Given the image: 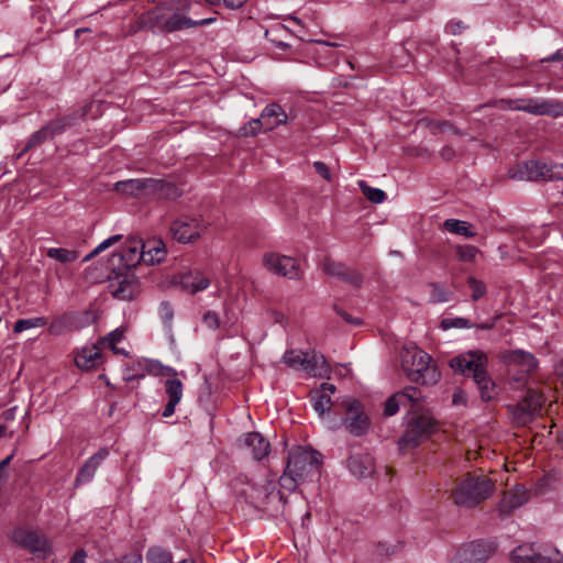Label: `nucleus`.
<instances>
[{
  "mask_svg": "<svg viewBox=\"0 0 563 563\" xmlns=\"http://www.w3.org/2000/svg\"><path fill=\"white\" fill-rule=\"evenodd\" d=\"M321 454L306 446L292 448L287 457L286 468L279 477V486L287 493H292L301 483L312 481L320 473Z\"/></svg>",
  "mask_w": 563,
  "mask_h": 563,
  "instance_id": "f257e3e1",
  "label": "nucleus"
},
{
  "mask_svg": "<svg viewBox=\"0 0 563 563\" xmlns=\"http://www.w3.org/2000/svg\"><path fill=\"white\" fill-rule=\"evenodd\" d=\"M190 3L186 0L178 1L177 7H168L153 11L148 16L151 29L155 32L173 33L176 31L209 25L214 22V18L202 20H192L187 16Z\"/></svg>",
  "mask_w": 563,
  "mask_h": 563,
  "instance_id": "f03ea898",
  "label": "nucleus"
},
{
  "mask_svg": "<svg viewBox=\"0 0 563 563\" xmlns=\"http://www.w3.org/2000/svg\"><path fill=\"white\" fill-rule=\"evenodd\" d=\"M280 363L287 368L313 378L331 379V367L325 356L314 349H286Z\"/></svg>",
  "mask_w": 563,
  "mask_h": 563,
  "instance_id": "7ed1b4c3",
  "label": "nucleus"
},
{
  "mask_svg": "<svg viewBox=\"0 0 563 563\" xmlns=\"http://www.w3.org/2000/svg\"><path fill=\"white\" fill-rule=\"evenodd\" d=\"M494 487V482L485 474L467 473L456 479L451 497L457 506L471 508L487 499L493 494Z\"/></svg>",
  "mask_w": 563,
  "mask_h": 563,
  "instance_id": "20e7f679",
  "label": "nucleus"
},
{
  "mask_svg": "<svg viewBox=\"0 0 563 563\" xmlns=\"http://www.w3.org/2000/svg\"><path fill=\"white\" fill-rule=\"evenodd\" d=\"M401 366L408 378L420 385H435L440 380V372L428 353L413 343H408L401 351Z\"/></svg>",
  "mask_w": 563,
  "mask_h": 563,
  "instance_id": "39448f33",
  "label": "nucleus"
},
{
  "mask_svg": "<svg viewBox=\"0 0 563 563\" xmlns=\"http://www.w3.org/2000/svg\"><path fill=\"white\" fill-rule=\"evenodd\" d=\"M435 421L430 412L420 406L411 412L405 433L399 440L401 450L418 446L435 431Z\"/></svg>",
  "mask_w": 563,
  "mask_h": 563,
  "instance_id": "423d86ee",
  "label": "nucleus"
},
{
  "mask_svg": "<svg viewBox=\"0 0 563 563\" xmlns=\"http://www.w3.org/2000/svg\"><path fill=\"white\" fill-rule=\"evenodd\" d=\"M510 177L529 181H563V164H548L542 161H529L510 170Z\"/></svg>",
  "mask_w": 563,
  "mask_h": 563,
  "instance_id": "0eeeda50",
  "label": "nucleus"
},
{
  "mask_svg": "<svg viewBox=\"0 0 563 563\" xmlns=\"http://www.w3.org/2000/svg\"><path fill=\"white\" fill-rule=\"evenodd\" d=\"M449 364L454 372L473 377L478 385L486 382L487 356L479 350L467 351L454 356Z\"/></svg>",
  "mask_w": 563,
  "mask_h": 563,
  "instance_id": "6e6552de",
  "label": "nucleus"
},
{
  "mask_svg": "<svg viewBox=\"0 0 563 563\" xmlns=\"http://www.w3.org/2000/svg\"><path fill=\"white\" fill-rule=\"evenodd\" d=\"M509 108L536 115L563 117V101L558 99H521L509 101Z\"/></svg>",
  "mask_w": 563,
  "mask_h": 563,
  "instance_id": "1a4fd4ad",
  "label": "nucleus"
},
{
  "mask_svg": "<svg viewBox=\"0 0 563 563\" xmlns=\"http://www.w3.org/2000/svg\"><path fill=\"white\" fill-rule=\"evenodd\" d=\"M284 489L276 492V485L273 479H267L263 484H250L242 494L256 507H263L274 501L284 504Z\"/></svg>",
  "mask_w": 563,
  "mask_h": 563,
  "instance_id": "9d476101",
  "label": "nucleus"
},
{
  "mask_svg": "<svg viewBox=\"0 0 563 563\" xmlns=\"http://www.w3.org/2000/svg\"><path fill=\"white\" fill-rule=\"evenodd\" d=\"M341 408L345 412L344 422L350 433L364 434L369 428V420L361 402L352 398L341 399Z\"/></svg>",
  "mask_w": 563,
  "mask_h": 563,
  "instance_id": "9b49d317",
  "label": "nucleus"
},
{
  "mask_svg": "<svg viewBox=\"0 0 563 563\" xmlns=\"http://www.w3.org/2000/svg\"><path fill=\"white\" fill-rule=\"evenodd\" d=\"M172 284L186 294L196 295L210 286L211 278L206 272L194 268L174 275Z\"/></svg>",
  "mask_w": 563,
  "mask_h": 563,
  "instance_id": "f8f14e48",
  "label": "nucleus"
},
{
  "mask_svg": "<svg viewBox=\"0 0 563 563\" xmlns=\"http://www.w3.org/2000/svg\"><path fill=\"white\" fill-rule=\"evenodd\" d=\"M12 540L18 545L27 549L37 558L45 559L51 554V544L48 540L34 530L24 528L15 529L12 533Z\"/></svg>",
  "mask_w": 563,
  "mask_h": 563,
  "instance_id": "ddd939ff",
  "label": "nucleus"
},
{
  "mask_svg": "<svg viewBox=\"0 0 563 563\" xmlns=\"http://www.w3.org/2000/svg\"><path fill=\"white\" fill-rule=\"evenodd\" d=\"M263 266L268 272L289 279L298 278L300 275L299 264L296 258L274 252L264 254Z\"/></svg>",
  "mask_w": 563,
  "mask_h": 563,
  "instance_id": "4468645a",
  "label": "nucleus"
},
{
  "mask_svg": "<svg viewBox=\"0 0 563 563\" xmlns=\"http://www.w3.org/2000/svg\"><path fill=\"white\" fill-rule=\"evenodd\" d=\"M136 366L139 368L137 372L132 375L128 374L126 379L130 380L137 376L142 377L145 373H148L151 375L165 378V387L174 388L183 386L181 380L177 377L178 374L173 368L164 366L158 361L142 360L137 361Z\"/></svg>",
  "mask_w": 563,
  "mask_h": 563,
  "instance_id": "2eb2a0df",
  "label": "nucleus"
},
{
  "mask_svg": "<svg viewBox=\"0 0 563 563\" xmlns=\"http://www.w3.org/2000/svg\"><path fill=\"white\" fill-rule=\"evenodd\" d=\"M544 404L540 389H528L526 397L512 409V416L518 424H527L539 412Z\"/></svg>",
  "mask_w": 563,
  "mask_h": 563,
  "instance_id": "dca6fc26",
  "label": "nucleus"
},
{
  "mask_svg": "<svg viewBox=\"0 0 563 563\" xmlns=\"http://www.w3.org/2000/svg\"><path fill=\"white\" fill-rule=\"evenodd\" d=\"M162 187L163 183L153 178L126 179L114 184L115 191L132 197L148 196Z\"/></svg>",
  "mask_w": 563,
  "mask_h": 563,
  "instance_id": "f3484780",
  "label": "nucleus"
},
{
  "mask_svg": "<svg viewBox=\"0 0 563 563\" xmlns=\"http://www.w3.org/2000/svg\"><path fill=\"white\" fill-rule=\"evenodd\" d=\"M500 360L507 365L509 373L519 371L530 374L538 366L534 355L522 350L505 351L500 353Z\"/></svg>",
  "mask_w": 563,
  "mask_h": 563,
  "instance_id": "a211bd4d",
  "label": "nucleus"
},
{
  "mask_svg": "<svg viewBox=\"0 0 563 563\" xmlns=\"http://www.w3.org/2000/svg\"><path fill=\"white\" fill-rule=\"evenodd\" d=\"M109 287L112 296L120 300H131L140 290L139 283L131 272L117 274L110 279Z\"/></svg>",
  "mask_w": 563,
  "mask_h": 563,
  "instance_id": "6ab92c4d",
  "label": "nucleus"
},
{
  "mask_svg": "<svg viewBox=\"0 0 563 563\" xmlns=\"http://www.w3.org/2000/svg\"><path fill=\"white\" fill-rule=\"evenodd\" d=\"M420 389H408V391L399 390L390 396L384 407L386 417L394 416L400 407L410 406V413L419 407Z\"/></svg>",
  "mask_w": 563,
  "mask_h": 563,
  "instance_id": "aec40b11",
  "label": "nucleus"
},
{
  "mask_svg": "<svg viewBox=\"0 0 563 563\" xmlns=\"http://www.w3.org/2000/svg\"><path fill=\"white\" fill-rule=\"evenodd\" d=\"M492 549L486 542H471L457 552L452 563H485Z\"/></svg>",
  "mask_w": 563,
  "mask_h": 563,
  "instance_id": "412c9836",
  "label": "nucleus"
},
{
  "mask_svg": "<svg viewBox=\"0 0 563 563\" xmlns=\"http://www.w3.org/2000/svg\"><path fill=\"white\" fill-rule=\"evenodd\" d=\"M170 232L177 241L189 243L200 236L201 227L195 218H181L173 222Z\"/></svg>",
  "mask_w": 563,
  "mask_h": 563,
  "instance_id": "4be33fe9",
  "label": "nucleus"
},
{
  "mask_svg": "<svg viewBox=\"0 0 563 563\" xmlns=\"http://www.w3.org/2000/svg\"><path fill=\"white\" fill-rule=\"evenodd\" d=\"M336 389H311L310 401L319 416L330 412L333 408H341V400L335 397Z\"/></svg>",
  "mask_w": 563,
  "mask_h": 563,
  "instance_id": "5701e85b",
  "label": "nucleus"
},
{
  "mask_svg": "<svg viewBox=\"0 0 563 563\" xmlns=\"http://www.w3.org/2000/svg\"><path fill=\"white\" fill-rule=\"evenodd\" d=\"M240 446L247 450L254 460L261 461L271 451V444L260 432H249L240 438Z\"/></svg>",
  "mask_w": 563,
  "mask_h": 563,
  "instance_id": "b1692460",
  "label": "nucleus"
},
{
  "mask_svg": "<svg viewBox=\"0 0 563 563\" xmlns=\"http://www.w3.org/2000/svg\"><path fill=\"white\" fill-rule=\"evenodd\" d=\"M102 363L101 346L99 343H87L75 354V364L78 368L90 371Z\"/></svg>",
  "mask_w": 563,
  "mask_h": 563,
  "instance_id": "393cba45",
  "label": "nucleus"
},
{
  "mask_svg": "<svg viewBox=\"0 0 563 563\" xmlns=\"http://www.w3.org/2000/svg\"><path fill=\"white\" fill-rule=\"evenodd\" d=\"M512 563H561L559 552L555 558H551L536 552L532 545L523 544L516 548L511 553Z\"/></svg>",
  "mask_w": 563,
  "mask_h": 563,
  "instance_id": "a878e982",
  "label": "nucleus"
},
{
  "mask_svg": "<svg viewBox=\"0 0 563 563\" xmlns=\"http://www.w3.org/2000/svg\"><path fill=\"white\" fill-rule=\"evenodd\" d=\"M108 455H109V450L107 448H102L98 452H96L92 456H90L84 463L81 468L79 470V472L76 476V479H75V484L81 485V484L89 483L93 478L98 467L108 457Z\"/></svg>",
  "mask_w": 563,
  "mask_h": 563,
  "instance_id": "bb28decb",
  "label": "nucleus"
},
{
  "mask_svg": "<svg viewBox=\"0 0 563 563\" xmlns=\"http://www.w3.org/2000/svg\"><path fill=\"white\" fill-rule=\"evenodd\" d=\"M143 243L141 241L132 240L128 241L121 249V251L115 254L120 258V263L124 268H132L136 266L139 263H144L143 256Z\"/></svg>",
  "mask_w": 563,
  "mask_h": 563,
  "instance_id": "cd10ccee",
  "label": "nucleus"
},
{
  "mask_svg": "<svg viewBox=\"0 0 563 563\" xmlns=\"http://www.w3.org/2000/svg\"><path fill=\"white\" fill-rule=\"evenodd\" d=\"M322 267L328 275L339 277L355 287L360 286L362 283V276L356 271L350 269L341 263L325 260Z\"/></svg>",
  "mask_w": 563,
  "mask_h": 563,
  "instance_id": "c85d7f7f",
  "label": "nucleus"
},
{
  "mask_svg": "<svg viewBox=\"0 0 563 563\" xmlns=\"http://www.w3.org/2000/svg\"><path fill=\"white\" fill-rule=\"evenodd\" d=\"M261 119L264 121V129L272 131L279 125L286 124L288 115L285 110L278 103L267 104L261 113Z\"/></svg>",
  "mask_w": 563,
  "mask_h": 563,
  "instance_id": "c756f323",
  "label": "nucleus"
},
{
  "mask_svg": "<svg viewBox=\"0 0 563 563\" xmlns=\"http://www.w3.org/2000/svg\"><path fill=\"white\" fill-rule=\"evenodd\" d=\"M528 499L529 494L527 489L523 486H516L504 494L499 509L503 514H510L516 508L526 504Z\"/></svg>",
  "mask_w": 563,
  "mask_h": 563,
  "instance_id": "7c9ffc66",
  "label": "nucleus"
},
{
  "mask_svg": "<svg viewBox=\"0 0 563 563\" xmlns=\"http://www.w3.org/2000/svg\"><path fill=\"white\" fill-rule=\"evenodd\" d=\"M351 473L360 478H365L374 473V460L369 454H354L347 461Z\"/></svg>",
  "mask_w": 563,
  "mask_h": 563,
  "instance_id": "2f4dec72",
  "label": "nucleus"
},
{
  "mask_svg": "<svg viewBox=\"0 0 563 563\" xmlns=\"http://www.w3.org/2000/svg\"><path fill=\"white\" fill-rule=\"evenodd\" d=\"M142 249L146 265L158 264L165 258L166 251L162 241H150L143 244Z\"/></svg>",
  "mask_w": 563,
  "mask_h": 563,
  "instance_id": "473e14b6",
  "label": "nucleus"
},
{
  "mask_svg": "<svg viewBox=\"0 0 563 563\" xmlns=\"http://www.w3.org/2000/svg\"><path fill=\"white\" fill-rule=\"evenodd\" d=\"M125 329L117 328L98 342L100 346L110 349L114 354L128 356V351L118 346L124 339Z\"/></svg>",
  "mask_w": 563,
  "mask_h": 563,
  "instance_id": "72a5a7b5",
  "label": "nucleus"
},
{
  "mask_svg": "<svg viewBox=\"0 0 563 563\" xmlns=\"http://www.w3.org/2000/svg\"><path fill=\"white\" fill-rule=\"evenodd\" d=\"M443 228L450 233L462 235L464 238H473L476 232L473 230L472 224L466 221L457 219H448L443 223Z\"/></svg>",
  "mask_w": 563,
  "mask_h": 563,
  "instance_id": "f704fd0d",
  "label": "nucleus"
},
{
  "mask_svg": "<svg viewBox=\"0 0 563 563\" xmlns=\"http://www.w3.org/2000/svg\"><path fill=\"white\" fill-rule=\"evenodd\" d=\"M46 255L63 264L71 263L78 258L76 251L63 247H51L47 250Z\"/></svg>",
  "mask_w": 563,
  "mask_h": 563,
  "instance_id": "c9c22d12",
  "label": "nucleus"
},
{
  "mask_svg": "<svg viewBox=\"0 0 563 563\" xmlns=\"http://www.w3.org/2000/svg\"><path fill=\"white\" fill-rule=\"evenodd\" d=\"M146 563H173L170 552L159 548H150L145 555Z\"/></svg>",
  "mask_w": 563,
  "mask_h": 563,
  "instance_id": "e433bc0d",
  "label": "nucleus"
},
{
  "mask_svg": "<svg viewBox=\"0 0 563 563\" xmlns=\"http://www.w3.org/2000/svg\"><path fill=\"white\" fill-rule=\"evenodd\" d=\"M46 323H47V320L44 317L31 318V319H19L14 323L13 331L15 333H20V332H23V331L32 329V328L44 327Z\"/></svg>",
  "mask_w": 563,
  "mask_h": 563,
  "instance_id": "4c0bfd02",
  "label": "nucleus"
},
{
  "mask_svg": "<svg viewBox=\"0 0 563 563\" xmlns=\"http://www.w3.org/2000/svg\"><path fill=\"white\" fill-rule=\"evenodd\" d=\"M168 402L163 411V417L168 418L175 412L176 405L180 401L181 389H167Z\"/></svg>",
  "mask_w": 563,
  "mask_h": 563,
  "instance_id": "58836bf2",
  "label": "nucleus"
},
{
  "mask_svg": "<svg viewBox=\"0 0 563 563\" xmlns=\"http://www.w3.org/2000/svg\"><path fill=\"white\" fill-rule=\"evenodd\" d=\"M168 402L163 411V417L168 418L175 412L176 405L180 401L181 389H167Z\"/></svg>",
  "mask_w": 563,
  "mask_h": 563,
  "instance_id": "ea45409f",
  "label": "nucleus"
},
{
  "mask_svg": "<svg viewBox=\"0 0 563 563\" xmlns=\"http://www.w3.org/2000/svg\"><path fill=\"white\" fill-rule=\"evenodd\" d=\"M360 186L362 188V192L369 201L380 203L385 200L386 194L382 189L369 187L365 185L364 181H361Z\"/></svg>",
  "mask_w": 563,
  "mask_h": 563,
  "instance_id": "a19ab883",
  "label": "nucleus"
},
{
  "mask_svg": "<svg viewBox=\"0 0 563 563\" xmlns=\"http://www.w3.org/2000/svg\"><path fill=\"white\" fill-rule=\"evenodd\" d=\"M455 252L462 262H474L479 253L478 249L473 245H459L455 247Z\"/></svg>",
  "mask_w": 563,
  "mask_h": 563,
  "instance_id": "79ce46f5",
  "label": "nucleus"
},
{
  "mask_svg": "<svg viewBox=\"0 0 563 563\" xmlns=\"http://www.w3.org/2000/svg\"><path fill=\"white\" fill-rule=\"evenodd\" d=\"M467 285L472 290V299L478 300L486 294V286L482 280L476 279L475 277L470 276L467 278Z\"/></svg>",
  "mask_w": 563,
  "mask_h": 563,
  "instance_id": "37998d69",
  "label": "nucleus"
},
{
  "mask_svg": "<svg viewBox=\"0 0 563 563\" xmlns=\"http://www.w3.org/2000/svg\"><path fill=\"white\" fill-rule=\"evenodd\" d=\"M440 325L443 330H449L452 328L464 329L472 327L471 322L467 319L461 317L445 318L441 321Z\"/></svg>",
  "mask_w": 563,
  "mask_h": 563,
  "instance_id": "c03bdc74",
  "label": "nucleus"
},
{
  "mask_svg": "<svg viewBox=\"0 0 563 563\" xmlns=\"http://www.w3.org/2000/svg\"><path fill=\"white\" fill-rule=\"evenodd\" d=\"M264 128V121L263 119H252L247 124H245L242 129V135L244 136H255L257 135L261 130Z\"/></svg>",
  "mask_w": 563,
  "mask_h": 563,
  "instance_id": "a18cd8bd",
  "label": "nucleus"
},
{
  "mask_svg": "<svg viewBox=\"0 0 563 563\" xmlns=\"http://www.w3.org/2000/svg\"><path fill=\"white\" fill-rule=\"evenodd\" d=\"M121 240V235H112L108 239H106L104 241H102L100 244H98L95 250L89 253L85 258L84 261H89L91 260L93 256H96L97 254L103 252L104 250L109 249L110 246H112L113 244H115L118 241Z\"/></svg>",
  "mask_w": 563,
  "mask_h": 563,
  "instance_id": "49530a36",
  "label": "nucleus"
},
{
  "mask_svg": "<svg viewBox=\"0 0 563 563\" xmlns=\"http://www.w3.org/2000/svg\"><path fill=\"white\" fill-rule=\"evenodd\" d=\"M142 555L139 551L126 553L121 558L106 559L102 563H141Z\"/></svg>",
  "mask_w": 563,
  "mask_h": 563,
  "instance_id": "de8ad7c7",
  "label": "nucleus"
},
{
  "mask_svg": "<svg viewBox=\"0 0 563 563\" xmlns=\"http://www.w3.org/2000/svg\"><path fill=\"white\" fill-rule=\"evenodd\" d=\"M51 137L52 136L49 134V131L43 126L41 130H38L34 134H32V136L27 141L25 150L32 148Z\"/></svg>",
  "mask_w": 563,
  "mask_h": 563,
  "instance_id": "09e8293b",
  "label": "nucleus"
},
{
  "mask_svg": "<svg viewBox=\"0 0 563 563\" xmlns=\"http://www.w3.org/2000/svg\"><path fill=\"white\" fill-rule=\"evenodd\" d=\"M202 322L210 330H217L220 327L218 313L211 310L203 313Z\"/></svg>",
  "mask_w": 563,
  "mask_h": 563,
  "instance_id": "8fccbe9b",
  "label": "nucleus"
},
{
  "mask_svg": "<svg viewBox=\"0 0 563 563\" xmlns=\"http://www.w3.org/2000/svg\"><path fill=\"white\" fill-rule=\"evenodd\" d=\"M69 318L70 317L68 314H64V316L55 319L49 324V328H48L49 333H52V334L63 333V331L65 330V325H66L67 321L69 320Z\"/></svg>",
  "mask_w": 563,
  "mask_h": 563,
  "instance_id": "3c124183",
  "label": "nucleus"
},
{
  "mask_svg": "<svg viewBox=\"0 0 563 563\" xmlns=\"http://www.w3.org/2000/svg\"><path fill=\"white\" fill-rule=\"evenodd\" d=\"M159 317L165 324H170L174 311L169 302H162L159 306Z\"/></svg>",
  "mask_w": 563,
  "mask_h": 563,
  "instance_id": "603ef678",
  "label": "nucleus"
},
{
  "mask_svg": "<svg viewBox=\"0 0 563 563\" xmlns=\"http://www.w3.org/2000/svg\"><path fill=\"white\" fill-rule=\"evenodd\" d=\"M65 126H66V123L64 122V120H56V121H52L44 128L49 131V134L53 137L56 134H60L65 130Z\"/></svg>",
  "mask_w": 563,
  "mask_h": 563,
  "instance_id": "864d4df0",
  "label": "nucleus"
},
{
  "mask_svg": "<svg viewBox=\"0 0 563 563\" xmlns=\"http://www.w3.org/2000/svg\"><path fill=\"white\" fill-rule=\"evenodd\" d=\"M397 551V545L388 542H379L376 547L378 555H391Z\"/></svg>",
  "mask_w": 563,
  "mask_h": 563,
  "instance_id": "5fc2aeb1",
  "label": "nucleus"
},
{
  "mask_svg": "<svg viewBox=\"0 0 563 563\" xmlns=\"http://www.w3.org/2000/svg\"><path fill=\"white\" fill-rule=\"evenodd\" d=\"M449 299H450V294L448 291H445L444 289H441L439 287H434L432 295H431V300L433 302H445Z\"/></svg>",
  "mask_w": 563,
  "mask_h": 563,
  "instance_id": "6e6d98bb",
  "label": "nucleus"
},
{
  "mask_svg": "<svg viewBox=\"0 0 563 563\" xmlns=\"http://www.w3.org/2000/svg\"><path fill=\"white\" fill-rule=\"evenodd\" d=\"M314 170L325 180H331V174L328 166L323 162L313 163Z\"/></svg>",
  "mask_w": 563,
  "mask_h": 563,
  "instance_id": "4d7b16f0",
  "label": "nucleus"
},
{
  "mask_svg": "<svg viewBox=\"0 0 563 563\" xmlns=\"http://www.w3.org/2000/svg\"><path fill=\"white\" fill-rule=\"evenodd\" d=\"M351 369L349 366L346 365H338L334 367V369L332 371L331 369V373H330V376L331 378H341V377H345L350 374Z\"/></svg>",
  "mask_w": 563,
  "mask_h": 563,
  "instance_id": "13d9d810",
  "label": "nucleus"
},
{
  "mask_svg": "<svg viewBox=\"0 0 563 563\" xmlns=\"http://www.w3.org/2000/svg\"><path fill=\"white\" fill-rule=\"evenodd\" d=\"M464 27H465V26H464L463 22H461V21H456V22L451 21V22H450V23H448V25H446V30H448L451 34H453V35H457V34H460Z\"/></svg>",
  "mask_w": 563,
  "mask_h": 563,
  "instance_id": "bf43d9fd",
  "label": "nucleus"
},
{
  "mask_svg": "<svg viewBox=\"0 0 563 563\" xmlns=\"http://www.w3.org/2000/svg\"><path fill=\"white\" fill-rule=\"evenodd\" d=\"M465 402H466V397H465L463 389H459L456 393H454V395H453V404L454 405H465Z\"/></svg>",
  "mask_w": 563,
  "mask_h": 563,
  "instance_id": "052dcab7",
  "label": "nucleus"
},
{
  "mask_svg": "<svg viewBox=\"0 0 563 563\" xmlns=\"http://www.w3.org/2000/svg\"><path fill=\"white\" fill-rule=\"evenodd\" d=\"M223 2L225 7L230 9H239L246 2V0H223Z\"/></svg>",
  "mask_w": 563,
  "mask_h": 563,
  "instance_id": "680f3d73",
  "label": "nucleus"
},
{
  "mask_svg": "<svg viewBox=\"0 0 563 563\" xmlns=\"http://www.w3.org/2000/svg\"><path fill=\"white\" fill-rule=\"evenodd\" d=\"M85 559H86V552L84 550H78L74 554L70 563H85Z\"/></svg>",
  "mask_w": 563,
  "mask_h": 563,
  "instance_id": "e2e57ef3",
  "label": "nucleus"
},
{
  "mask_svg": "<svg viewBox=\"0 0 563 563\" xmlns=\"http://www.w3.org/2000/svg\"><path fill=\"white\" fill-rule=\"evenodd\" d=\"M563 59V53L561 51H556L553 55L545 58V62H555Z\"/></svg>",
  "mask_w": 563,
  "mask_h": 563,
  "instance_id": "0e129e2a",
  "label": "nucleus"
},
{
  "mask_svg": "<svg viewBox=\"0 0 563 563\" xmlns=\"http://www.w3.org/2000/svg\"><path fill=\"white\" fill-rule=\"evenodd\" d=\"M441 154H442V157L449 159L452 157L453 152L451 148L448 147V148H443Z\"/></svg>",
  "mask_w": 563,
  "mask_h": 563,
  "instance_id": "69168bd1",
  "label": "nucleus"
},
{
  "mask_svg": "<svg viewBox=\"0 0 563 563\" xmlns=\"http://www.w3.org/2000/svg\"><path fill=\"white\" fill-rule=\"evenodd\" d=\"M324 45L331 46V47H339L341 44L336 42H323Z\"/></svg>",
  "mask_w": 563,
  "mask_h": 563,
  "instance_id": "338daca9",
  "label": "nucleus"
},
{
  "mask_svg": "<svg viewBox=\"0 0 563 563\" xmlns=\"http://www.w3.org/2000/svg\"><path fill=\"white\" fill-rule=\"evenodd\" d=\"M4 418L8 420V419H11L13 417V413H12V409L5 411L3 413Z\"/></svg>",
  "mask_w": 563,
  "mask_h": 563,
  "instance_id": "774afa93",
  "label": "nucleus"
}]
</instances>
